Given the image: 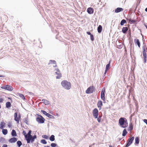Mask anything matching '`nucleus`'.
Here are the masks:
<instances>
[{
  "label": "nucleus",
  "instance_id": "1",
  "mask_svg": "<svg viewBox=\"0 0 147 147\" xmlns=\"http://www.w3.org/2000/svg\"><path fill=\"white\" fill-rule=\"evenodd\" d=\"M31 130H29L27 135L25 136V138L28 143H30V141L31 142H33L34 141V139L36 138V135L32 136L31 135Z\"/></svg>",
  "mask_w": 147,
  "mask_h": 147
},
{
  "label": "nucleus",
  "instance_id": "2",
  "mask_svg": "<svg viewBox=\"0 0 147 147\" xmlns=\"http://www.w3.org/2000/svg\"><path fill=\"white\" fill-rule=\"evenodd\" d=\"M119 123L120 126L123 128L126 127L128 126L127 121L125 118H120L119 120Z\"/></svg>",
  "mask_w": 147,
  "mask_h": 147
},
{
  "label": "nucleus",
  "instance_id": "3",
  "mask_svg": "<svg viewBox=\"0 0 147 147\" xmlns=\"http://www.w3.org/2000/svg\"><path fill=\"white\" fill-rule=\"evenodd\" d=\"M61 84L62 86L66 90H69L71 88V84L67 80L62 81L61 82Z\"/></svg>",
  "mask_w": 147,
  "mask_h": 147
},
{
  "label": "nucleus",
  "instance_id": "4",
  "mask_svg": "<svg viewBox=\"0 0 147 147\" xmlns=\"http://www.w3.org/2000/svg\"><path fill=\"white\" fill-rule=\"evenodd\" d=\"M95 90V88L93 86H90L87 88L86 91V94H91L94 92Z\"/></svg>",
  "mask_w": 147,
  "mask_h": 147
},
{
  "label": "nucleus",
  "instance_id": "5",
  "mask_svg": "<svg viewBox=\"0 0 147 147\" xmlns=\"http://www.w3.org/2000/svg\"><path fill=\"white\" fill-rule=\"evenodd\" d=\"M38 117L36 118V121L40 123H44L45 119L41 115H38Z\"/></svg>",
  "mask_w": 147,
  "mask_h": 147
},
{
  "label": "nucleus",
  "instance_id": "6",
  "mask_svg": "<svg viewBox=\"0 0 147 147\" xmlns=\"http://www.w3.org/2000/svg\"><path fill=\"white\" fill-rule=\"evenodd\" d=\"M14 120L16 121L18 123H19V121L21 119V116L19 114L18 116L17 113H15L14 114Z\"/></svg>",
  "mask_w": 147,
  "mask_h": 147
},
{
  "label": "nucleus",
  "instance_id": "7",
  "mask_svg": "<svg viewBox=\"0 0 147 147\" xmlns=\"http://www.w3.org/2000/svg\"><path fill=\"white\" fill-rule=\"evenodd\" d=\"M134 138V137H130L127 141V144L125 146V147H128L132 143Z\"/></svg>",
  "mask_w": 147,
  "mask_h": 147
},
{
  "label": "nucleus",
  "instance_id": "8",
  "mask_svg": "<svg viewBox=\"0 0 147 147\" xmlns=\"http://www.w3.org/2000/svg\"><path fill=\"white\" fill-rule=\"evenodd\" d=\"M1 88L2 89H5L9 91H11L13 89V87L9 85L3 86H1Z\"/></svg>",
  "mask_w": 147,
  "mask_h": 147
},
{
  "label": "nucleus",
  "instance_id": "9",
  "mask_svg": "<svg viewBox=\"0 0 147 147\" xmlns=\"http://www.w3.org/2000/svg\"><path fill=\"white\" fill-rule=\"evenodd\" d=\"M143 54L144 56V60L145 63L146 62V50L145 47L144 46H143Z\"/></svg>",
  "mask_w": 147,
  "mask_h": 147
},
{
  "label": "nucleus",
  "instance_id": "10",
  "mask_svg": "<svg viewBox=\"0 0 147 147\" xmlns=\"http://www.w3.org/2000/svg\"><path fill=\"white\" fill-rule=\"evenodd\" d=\"M98 111L96 108H95L93 110L92 113L94 117L95 118H97L98 115Z\"/></svg>",
  "mask_w": 147,
  "mask_h": 147
},
{
  "label": "nucleus",
  "instance_id": "11",
  "mask_svg": "<svg viewBox=\"0 0 147 147\" xmlns=\"http://www.w3.org/2000/svg\"><path fill=\"white\" fill-rule=\"evenodd\" d=\"M105 88H103L102 90L101 94V98L103 101L105 100Z\"/></svg>",
  "mask_w": 147,
  "mask_h": 147
},
{
  "label": "nucleus",
  "instance_id": "12",
  "mask_svg": "<svg viewBox=\"0 0 147 147\" xmlns=\"http://www.w3.org/2000/svg\"><path fill=\"white\" fill-rule=\"evenodd\" d=\"M55 70L56 71L55 73L57 75V76H56V78H60L61 77V75L60 73L59 70L58 69H55Z\"/></svg>",
  "mask_w": 147,
  "mask_h": 147
},
{
  "label": "nucleus",
  "instance_id": "13",
  "mask_svg": "<svg viewBox=\"0 0 147 147\" xmlns=\"http://www.w3.org/2000/svg\"><path fill=\"white\" fill-rule=\"evenodd\" d=\"M97 107L99 108V110H100L101 109V107L103 105L102 102V101L99 100L97 104Z\"/></svg>",
  "mask_w": 147,
  "mask_h": 147
},
{
  "label": "nucleus",
  "instance_id": "14",
  "mask_svg": "<svg viewBox=\"0 0 147 147\" xmlns=\"http://www.w3.org/2000/svg\"><path fill=\"white\" fill-rule=\"evenodd\" d=\"M134 43L136 45H137L138 47L140 48V44L138 39L136 38L134 40Z\"/></svg>",
  "mask_w": 147,
  "mask_h": 147
},
{
  "label": "nucleus",
  "instance_id": "15",
  "mask_svg": "<svg viewBox=\"0 0 147 147\" xmlns=\"http://www.w3.org/2000/svg\"><path fill=\"white\" fill-rule=\"evenodd\" d=\"M87 11L90 14H92L94 12L93 9L92 7H89L87 9Z\"/></svg>",
  "mask_w": 147,
  "mask_h": 147
},
{
  "label": "nucleus",
  "instance_id": "16",
  "mask_svg": "<svg viewBox=\"0 0 147 147\" xmlns=\"http://www.w3.org/2000/svg\"><path fill=\"white\" fill-rule=\"evenodd\" d=\"M123 9L122 8L118 7L115 10V13H118L120 12L123 11Z\"/></svg>",
  "mask_w": 147,
  "mask_h": 147
},
{
  "label": "nucleus",
  "instance_id": "17",
  "mask_svg": "<svg viewBox=\"0 0 147 147\" xmlns=\"http://www.w3.org/2000/svg\"><path fill=\"white\" fill-rule=\"evenodd\" d=\"M17 139L15 137L11 138L9 140V142L11 143H14L17 141Z\"/></svg>",
  "mask_w": 147,
  "mask_h": 147
},
{
  "label": "nucleus",
  "instance_id": "18",
  "mask_svg": "<svg viewBox=\"0 0 147 147\" xmlns=\"http://www.w3.org/2000/svg\"><path fill=\"white\" fill-rule=\"evenodd\" d=\"M5 123L4 121H2L0 124V128L2 129L5 127Z\"/></svg>",
  "mask_w": 147,
  "mask_h": 147
},
{
  "label": "nucleus",
  "instance_id": "19",
  "mask_svg": "<svg viewBox=\"0 0 147 147\" xmlns=\"http://www.w3.org/2000/svg\"><path fill=\"white\" fill-rule=\"evenodd\" d=\"M102 30V26L100 25H99L98 26V28H97V30H98V32L99 33H100L101 32Z\"/></svg>",
  "mask_w": 147,
  "mask_h": 147
},
{
  "label": "nucleus",
  "instance_id": "20",
  "mask_svg": "<svg viewBox=\"0 0 147 147\" xmlns=\"http://www.w3.org/2000/svg\"><path fill=\"white\" fill-rule=\"evenodd\" d=\"M135 144H139L140 142V138L138 137H136L135 139Z\"/></svg>",
  "mask_w": 147,
  "mask_h": 147
},
{
  "label": "nucleus",
  "instance_id": "21",
  "mask_svg": "<svg viewBox=\"0 0 147 147\" xmlns=\"http://www.w3.org/2000/svg\"><path fill=\"white\" fill-rule=\"evenodd\" d=\"M128 30V29L127 27H124L122 28V32L124 33H126Z\"/></svg>",
  "mask_w": 147,
  "mask_h": 147
},
{
  "label": "nucleus",
  "instance_id": "22",
  "mask_svg": "<svg viewBox=\"0 0 147 147\" xmlns=\"http://www.w3.org/2000/svg\"><path fill=\"white\" fill-rule=\"evenodd\" d=\"M11 135L13 136H16L17 134L16 131L14 129H13L11 133Z\"/></svg>",
  "mask_w": 147,
  "mask_h": 147
},
{
  "label": "nucleus",
  "instance_id": "23",
  "mask_svg": "<svg viewBox=\"0 0 147 147\" xmlns=\"http://www.w3.org/2000/svg\"><path fill=\"white\" fill-rule=\"evenodd\" d=\"M42 101H43V102H44V103L45 105H48L49 104V102L47 100L43 99L42 100Z\"/></svg>",
  "mask_w": 147,
  "mask_h": 147
},
{
  "label": "nucleus",
  "instance_id": "24",
  "mask_svg": "<svg viewBox=\"0 0 147 147\" xmlns=\"http://www.w3.org/2000/svg\"><path fill=\"white\" fill-rule=\"evenodd\" d=\"M18 94V96L20 98H21L22 99H23L24 100H25V97L24 96V95H23L22 94H21V93H19Z\"/></svg>",
  "mask_w": 147,
  "mask_h": 147
},
{
  "label": "nucleus",
  "instance_id": "25",
  "mask_svg": "<svg viewBox=\"0 0 147 147\" xmlns=\"http://www.w3.org/2000/svg\"><path fill=\"white\" fill-rule=\"evenodd\" d=\"M134 126L132 124H130L129 125V127L128 128V130L129 131H131L133 129Z\"/></svg>",
  "mask_w": 147,
  "mask_h": 147
},
{
  "label": "nucleus",
  "instance_id": "26",
  "mask_svg": "<svg viewBox=\"0 0 147 147\" xmlns=\"http://www.w3.org/2000/svg\"><path fill=\"white\" fill-rule=\"evenodd\" d=\"M6 107L7 108L10 107H11V104L10 102H7L6 103Z\"/></svg>",
  "mask_w": 147,
  "mask_h": 147
},
{
  "label": "nucleus",
  "instance_id": "27",
  "mask_svg": "<svg viewBox=\"0 0 147 147\" xmlns=\"http://www.w3.org/2000/svg\"><path fill=\"white\" fill-rule=\"evenodd\" d=\"M2 132L3 134L5 135L7 134V129H3Z\"/></svg>",
  "mask_w": 147,
  "mask_h": 147
},
{
  "label": "nucleus",
  "instance_id": "28",
  "mask_svg": "<svg viewBox=\"0 0 147 147\" xmlns=\"http://www.w3.org/2000/svg\"><path fill=\"white\" fill-rule=\"evenodd\" d=\"M127 134V132L126 131V129H124L123 131L122 136H125Z\"/></svg>",
  "mask_w": 147,
  "mask_h": 147
},
{
  "label": "nucleus",
  "instance_id": "29",
  "mask_svg": "<svg viewBox=\"0 0 147 147\" xmlns=\"http://www.w3.org/2000/svg\"><path fill=\"white\" fill-rule=\"evenodd\" d=\"M49 139L50 140L52 141H54L55 140L54 136L53 135H52L51 137Z\"/></svg>",
  "mask_w": 147,
  "mask_h": 147
},
{
  "label": "nucleus",
  "instance_id": "30",
  "mask_svg": "<svg viewBox=\"0 0 147 147\" xmlns=\"http://www.w3.org/2000/svg\"><path fill=\"white\" fill-rule=\"evenodd\" d=\"M126 23V21L125 20L123 19L120 22V24L122 26Z\"/></svg>",
  "mask_w": 147,
  "mask_h": 147
},
{
  "label": "nucleus",
  "instance_id": "31",
  "mask_svg": "<svg viewBox=\"0 0 147 147\" xmlns=\"http://www.w3.org/2000/svg\"><path fill=\"white\" fill-rule=\"evenodd\" d=\"M110 63V61H109V63L106 65V70H108L109 69Z\"/></svg>",
  "mask_w": 147,
  "mask_h": 147
},
{
  "label": "nucleus",
  "instance_id": "32",
  "mask_svg": "<svg viewBox=\"0 0 147 147\" xmlns=\"http://www.w3.org/2000/svg\"><path fill=\"white\" fill-rule=\"evenodd\" d=\"M17 143L19 147H20L22 145V143L20 141H18Z\"/></svg>",
  "mask_w": 147,
  "mask_h": 147
},
{
  "label": "nucleus",
  "instance_id": "33",
  "mask_svg": "<svg viewBox=\"0 0 147 147\" xmlns=\"http://www.w3.org/2000/svg\"><path fill=\"white\" fill-rule=\"evenodd\" d=\"M129 22L130 24H131L134 23L136 21L135 20H133L130 19L129 20Z\"/></svg>",
  "mask_w": 147,
  "mask_h": 147
},
{
  "label": "nucleus",
  "instance_id": "34",
  "mask_svg": "<svg viewBox=\"0 0 147 147\" xmlns=\"http://www.w3.org/2000/svg\"><path fill=\"white\" fill-rule=\"evenodd\" d=\"M41 142L44 144H46L47 143L46 141L45 140H41Z\"/></svg>",
  "mask_w": 147,
  "mask_h": 147
},
{
  "label": "nucleus",
  "instance_id": "35",
  "mask_svg": "<svg viewBox=\"0 0 147 147\" xmlns=\"http://www.w3.org/2000/svg\"><path fill=\"white\" fill-rule=\"evenodd\" d=\"M46 116L47 117H49V118H52V117H53V116H52V115H50V114H49L48 113H47Z\"/></svg>",
  "mask_w": 147,
  "mask_h": 147
},
{
  "label": "nucleus",
  "instance_id": "36",
  "mask_svg": "<svg viewBox=\"0 0 147 147\" xmlns=\"http://www.w3.org/2000/svg\"><path fill=\"white\" fill-rule=\"evenodd\" d=\"M90 37L91 40L92 41H93L94 39L93 35L92 34L90 35Z\"/></svg>",
  "mask_w": 147,
  "mask_h": 147
},
{
  "label": "nucleus",
  "instance_id": "37",
  "mask_svg": "<svg viewBox=\"0 0 147 147\" xmlns=\"http://www.w3.org/2000/svg\"><path fill=\"white\" fill-rule=\"evenodd\" d=\"M42 137L47 139H49V137H48V136L46 135H42Z\"/></svg>",
  "mask_w": 147,
  "mask_h": 147
},
{
  "label": "nucleus",
  "instance_id": "38",
  "mask_svg": "<svg viewBox=\"0 0 147 147\" xmlns=\"http://www.w3.org/2000/svg\"><path fill=\"white\" fill-rule=\"evenodd\" d=\"M24 122L27 124H28V118H25L24 119Z\"/></svg>",
  "mask_w": 147,
  "mask_h": 147
},
{
  "label": "nucleus",
  "instance_id": "39",
  "mask_svg": "<svg viewBox=\"0 0 147 147\" xmlns=\"http://www.w3.org/2000/svg\"><path fill=\"white\" fill-rule=\"evenodd\" d=\"M56 146L57 144L54 143H52L51 144V146L52 147H55Z\"/></svg>",
  "mask_w": 147,
  "mask_h": 147
},
{
  "label": "nucleus",
  "instance_id": "40",
  "mask_svg": "<svg viewBox=\"0 0 147 147\" xmlns=\"http://www.w3.org/2000/svg\"><path fill=\"white\" fill-rule=\"evenodd\" d=\"M41 112L44 115H47V112L43 110H41Z\"/></svg>",
  "mask_w": 147,
  "mask_h": 147
},
{
  "label": "nucleus",
  "instance_id": "41",
  "mask_svg": "<svg viewBox=\"0 0 147 147\" xmlns=\"http://www.w3.org/2000/svg\"><path fill=\"white\" fill-rule=\"evenodd\" d=\"M97 120L98 121V122H100L101 121V119L100 118L98 117L97 118Z\"/></svg>",
  "mask_w": 147,
  "mask_h": 147
},
{
  "label": "nucleus",
  "instance_id": "42",
  "mask_svg": "<svg viewBox=\"0 0 147 147\" xmlns=\"http://www.w3.org/2000/svg\"><path fill=\"white\" fill-rule=\"evenodd\" d=\"M23 133L25 137V136L26 135H27V134H26L25 131H24L23 132Z\"/></svg>",
  "mask_w": 147,
  "mask_h": 147
},
{
  "label": "nucleus",
  "instance_id": "43",
  "mask_svg": "<svg viewBox=\"0 0 147 147\" xmlns=\"http://www.w3.org/2000/svg\"><path fill=\"white\" fill-rule=\"evenodd\" d=\"M144 121L147 125V119H144Z\"/></svg>",
  "mask_w": 147,
  "mask_h": 147
},
{
  "label": "nucleus",
  "instance_id": "44",
  "mask_svg": "<svg viewBox=\"0 0 147 147\" xmlns=\"http://www.w3.org/2000/svg\"><path fill=\"white\" fill-rule=\"evenodd\" d=\"M8 127H11V123H9L8 125Z\"/></svg>",
  "mask_w": 147,
  "mask_h": 147
},
{
  "label": "nucleus",
  "instance_id": "45",
  "mask_svg": "<svg viewBox=\"0 0 147 147\" xmlns=\"http://www.w3.org/2000/svg\"><path fill=\"white\" fill-rule=\"evenodd\" d=\"M2 147H7V144H3Z\"/></svg>",
  "mask_w": 147,
  "mask_h": 147
},
{
  "label": "nucleus",
  "instance_id": "46",
  "mask_svg": "<svg viewBox=\"0 0 147 147\" xmlns=\"http://www.w3.org/2000/svg\"><path fill=\"white\" fill-rule=\"evenodd\" d=\"M86 33H87V34H88V35H91V34H91V33H90V32H86Z\"/></svg>",
  "mask_w": 147,
  "mask_h": 147
},
{
  "label": "nucleus",
  "instance_id": "47",
  "mask_svg": "<svg viewBox=\"0 0 147 147\" xmlns=\"http://www.w3.org/2000/svg\"><path fill=\"white\" fill-rule=\"evenodd\" d=\"M107 70H106V69H105V74L107 72Z\"/></svg>",
  "mask_w": 147,
  "mask_h": 147
},
{
  "label": "nucleus",
  "instance_id": "48",
  "mask_svg": "<svg viewBox=\"0 0 147 147\" xmlns=\"http://www.w3.org/2000/svg\"><path fill=\"white\" fill-rule=\"evenodd\" d=\"M107 70H106V69H105V74L107 72Z\"/></svg>",
  "mask_w": 147,
  "mask_h": 147
},
{
  "label": "nucleus",
  "instance_id": "49",
  "mask_svg": "<svg viewBox=\"0 0 147 147\" xmlns=\"http://www.w3.org/2000/svg\"><path fill=\"white\" fill-rule=\"evenodd\" d=\"M145 11H147V7L145 9Z\"/></svg>",
  "mask_w": 147,
  "mask_h": 147
},
{
  "label": "nucleus",
  "instance_id": "50",
  "mask_svg": "<svg viewBox=\"0 0 147 147\" xmlns=\"http://www.w3.org/2000/svg\"><path fill=\"white\" fill-rule=\"evenodd\" d=\"M56 66H57V65H56V64H55V65H54V67H56Z\"/></svg>",
  "mask_w": 147,
  "mask_h": 147
},
{
  "label": "nucleus",
  "instance_id": "51",
  "mask_svg": "<svg viewBox=\"0 0 147 147\" xmlns=\"http://www.w3.org/2000/svg\"><path fill=\"white\" fill-rule=\"evenodd\" d=\"M145 25L147 29V25Z\"/></svg>",
  "mask_w": 147,
  "mask_h": 147
},
{
  "label": "nucleus",
  "instance_id": "52",
  "mask_svg": "<svg viewBox=\"0 0 147 147\" xmlns=\"http://www.w3.org/2000/svg\"><path fill=\"white\" fill-rule=\"evenodd\" d=\"M9 99H10V100H11V98H8Z\"/></svg>",
  "mask_w": 147,
  "mask_h": 147
},
{
  "label": "nucleus",
  "instance_id": "53",
  "mask_svg": "<svg viewBox=\"0 0 147 147\" xmlns=\"http://www.w3.org/2000/svg\"><path fill=\"white\" fill-rule=\"evenodd\" d=\"M53 61V62H54V63H55L56 62H55V61Z\"/></svg>",
  "mask_w": 147,
  "mask_h": 147
},
{
  "label": "nucleus",
  "instance_id": "54",
  "mask_svg": "<svg viewBox=\"0 0 147 147\" xmlns=\"http://www.w3.org/2000/svg\"><path fill=\"white\" fill-rule=\"evenodd\" d=\"M109 147H113L112 146L110 145L109 146Z\"/></svg>",
  "mask_w": 147,
  "mask_h": 147
},
{
  "label": "nucleus",
  "instance_id": "55",
  "mask_svg": "<svg viewBox=\"0 0 147 147\" xmlns=\"http://www.w3.org/2000/svg\"><path fill=\"white\" fill-rule=\"evenodd\" d=\"M3 76H0V77H3Z\"/></svg>",
  "mask_w": 147,
  "mask_h": 147
},
{
  "label": "nucleus",
  "instance_id": "56",
  "mask_svg": "<svg viewBox=\"0 0 147 147\" xmlns=\"http://www.w3.org/2000/svg\"><path fill=\"white\" fill-rule=\"evenodd\" d=\"M45 147H50L49 146H46Z\"/></svg>",
  "mask_w": 147,
  "mask_h": 147
},
{
  "label": "nucleus",
  "instance_id": "57",
  "mask_svg": "<svg viewBox=\"0 0 147 147\" xmlns=\"http://www.w3.org/2000/svg\"><path fill=\"white\" fill-rule=\"evenodd\" d=\"M18 24H16V26H17V27H18Z\"/></svg>",
  "mask_w": 147,
  "mask_h": 147
},
{
  "label": "nucleus",
  "instance_id": "58",
  "mask_svg": "<svg viewBox=\"0 0 147 147\" xmlns=\"http://www.w3.org/2000/svg\"><path fill=\"white\" fill-rule=\"evenodd\" d=\"M146 107L147 108V105L146 106Z\"/></svg>",
  "mask_w": 147,
  "mask_h": 147
},
{
  "label": "nucleus",
  "instance_id": "59",
  "mask_svg": "<svg viewBox=\"0 0 147 147\" xmlns=\"http://www.w3.org/2000/svg\"><path fill=\"white\" fill-rule=\"evenodd\" d=\"M1 108V105H0V109Z\"/></svg>",
  "mask_w": 147,
  "mask_h": 147
}]
</instances>
